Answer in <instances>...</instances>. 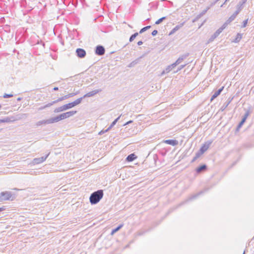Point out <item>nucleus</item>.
<instances>
[{"label":"nucleus","mask_w":254,"mask_h":254,"mask_svg":"<svg viewBox=\"0 0 254 254\" xmlns=\"http://www.w3.org/2000/svg\"><path fill=\"white\" fill-rule=\"evenodd\" d=\"M243 254H245V252H244Z\"/></svg>","instance_id":"0e129e2a"},{"label":"nucleus","mask_w":254,"mask_h":254,"mask_svg":"<svg viewBox=\"0 0 254 254\" xmlns=\"http://www.w3.org/2000/svg\"><path fill=\"white\" fill-rule=\"evenodd\" d=\"M185 22H182L180 24L176 25L170 32L169 35H172L175 33L177 31L180 29L181 27H182L184 25Z\"/></svg>","instance_id":"dca6fc26"},{"label":"nucleus","mask_w":254,"mask_h":254,"mask_svg":"<svg viewBox=\"0 0 254 254\" xmlns=\"http://www.w3.org/2000/svg\"><path fill=\"white\" fill-rule=\"evenodd\" d=\"M58 89H59V88H58V87H55L53 88V90H54V91H57V90H58Z\"/></svg>","instance_id":"6e6d98bb"},{"label":"nucleus","mask_w":254,"mask_h":254,"mask_svg":"<svg viewBox=\"0 0 254 254\" xmlns=\"http://www.w3.org/2000/svg\"><path fill=\"white\" fill-rule=\"evenodd\" d=\"M8 0H0L1 1V5H2V2H3V5L7 6V3ZM1 8H2V6H1Z\"/></svg>","instance_id":"79ce46f5"},{"label":"nucleus","mask_w":254,"mask_h":254,"mask_svg":"<svg viewBox=\"0 0 254 254\" xmlns=\"http://www.w3.org/2000/svg\"><path fill=\"white\" fill-rule=\"evenodd\" d=\"M247 0H241V1L239 2V3L237 5V10L239 13L242 10L243 8V5L247 2Z\"/></svg>","instance_id":"4468645a"},{"label":"nucleus","mask_w":254,"mask_h":254,"mask_svg":"<svg viewBox=\"0 0 254 254\" xmlns=\"http://www.w3.org/2000/svg\"><path fill=\"white\" fill-rule=\"evenodd\" d=\"M207 169V166L205 164H203L197 167L195 169V172L197 174H199L206 171Z\"/></svg>","instance_id":"9d476101"},{"label":"nucleus","mask_w":254,"mask_h":254,"mask_svg":"<svg viewBox=\"0 0 254 254\" xmlns=\"http://www.w3.org/2000/svg\"><path fill=\"white\" fill-rule=\"evenodd\" d=\"M176 66L175 63H173L170 65H168L165 69L162 71L161 74L163 75L165 73H169L173 68Z\"/></svg>","instance_id":"ddd939ff"},{"label":"nucleus","mask_w":254,"mask_h":254,"mask_svg":"<svg viewBox=\"0 0 254 254\" xmlns=\"http://www.w3.org/2000/svg\"><path fill=\"white\" fill-rule=\"evenodd\" d=\"M136 158V156L133 153H132L127 156L126 160L128 162H131L133 161Z\"/></svg>","instance_id":"412c9836"},{"label":"nucleus","mask_w":254,"mask_h":254,"mask_svg":"<svg viewBox=\"0 0 254 254\" xmlns=\"http://www.w3.org/2000/svg\"><path fill=\"white\" fill-rule=\"evenodd\" d=\"M79 93H80V91L77 90V92H73V93H71L68 94L69 97V98L73 97L75 95H76L79 94Z\"/></svg>","instance_id":"58836bf2"},{"label":"nucleus","mask_w":254,"mask_h":254,"mask_svg":"<svg viewBox=\"0 0 254 254\" xmlns=\"http://www.w3.org/2000/svg\"><path fill=\"white\" fill-rule=\"evenodd\" d=\"M157 33L158 31L157 30H154L152 32L151 34L153 36H155L157 35Z\"/></svg>","instance_id":"c03bdc74"},{"label":"nucleus","mask_w":254,"mask_h":254,"mask_svg":"<svg viewBox=\"0 0 254 254\" xmlns=\"http://www.w3.org/2000/svg\"><path fill=\"white\" fill-rule=\"evenodd\" d=\"M151 27V26L150 25H148V26H145L143 28H142V29H140V30L139 31V33L140 34H141L142 33H143L144 32H145V31H146L147 30L149 29V28H150Z\"/></svg>","instance_id":"72a5a7b5"},{"label":"nucleus","mask_w":254,"mask_h":254,"mask_svg":"<svg viewBox=\"0 0 254 254\" xmlns=\"http://www.w3.org/2000/svg\"><path fill=\"white\" fill-rule=\"evenodd\" d=\"M186 65H187V64H185L181 65L180 66H179L177 70L175 72H177L178 71L181 70L182 69L184 68L186 66Z\"/></svg>","instance_id":"37998d69"},{"label":"nucleus","mask_w":254,"mask_h":254,"mask_svg":"<svg viewBox=\"0 0 254 254\" xmlns=\"http://www.w3.org/2000/svg\"><path fill=\"white\" fill-rule=\"evenodd\" d=\"M76 113H77L76 111H69V112H67L66 113L61 114L60 115L61 119L62 120L68 118L71 116H73Z\"/></svg>","instance_id":"39448f33"},{"label":"nucleus","mask_w":254,"mask_h":254,"mask_svg":"<svg viewBox=\"0 0 254 254\" xmlns=\"http://www.w3.org/2000/svg\"><path fill=\"white\" fill-rule=\"evenodd\" d=\"M64 100V96L62 97H60V98H58L57 100L53 101L52 103H49L48 104H47L46 105V107H50V106L53 105V104H56V103H58L59 102L62 101H63Z\"/></svg>","instance_id":"b1692460"},{"label":"nucleus","mask_w":254,"mask_h":254,"mask_svg":"<svg viewBox=\"0 0 254 254\" xmlns=\"http://www.w3.org/2000/svg\"><path fill=\"white\" fill-rule=\"evenodd\" d=\"M15 198L14 194L11 191H5L1 192V200H10L12 201Z\"/></svg>","instance_id":"f03ea898"},{"label":"nucleus","mask_w":254,"mask_h":254,"mask_svg":"<svg viewBox=\"0 0 254 254\" xmlns=\"http://www.w3.org/2000/svg\"><path fill=\"white\" fill-rule=\"evenodd\" d=\"M21 99H22L21 98L19 97V98H17V101H20Z\"/></svg>","instance_id":"052dcab7"},{"label":"nucleus","mask_w":254,"mask_h":254,"mask_svg":"<svg viewBox=\"0 0 254 254\" xmlns=\"http://www.w3.org/2000/svg\"><path fill=\"white\" fill-rule=\"evenodd\" d=\"M77 56L79 58H83L86 56V51L81 48H77L76 50Z\"/></svg>","instance_id":"0eeeda50"},{"label":"nucleus","mask_w":254,"mask_h":254,"mask_svg":"<svg viewBox=\"0 0 254 254\" xmlns=\"http://www.w3.org/2000/svg\"><path fill=\"white\" fill-rule=\"evenodd\" d=\"M229 1V0H225L224 3L221 5V7H222L224 4H225L227 1Z\"/></svg>","instance_id":"4d7b16f0"},{"label":"nucleus","mask_w":254,"mask_h":254,"mask_svg":"<svg viewBox=\"0 0 254 254\" xmlns=\"http://www.w3.org/2000/svg\"><path fill=\"white\" fill-rule=\"evenodd\" d=\"M141 58H142V57H140L139 58H138V59H136L135 60L132 61L131 63H130L128 66L132 67V66H134L135 64H137L138 63L140 59H141Z\"/></svg>","instance_id":"c756f323"},{"label":"nucleus","mask_w":254,"mask_h":254,"mask_svg":"<svg viewBox=\"0 0 254 254\" xmlns=\"http://www.w3.org/2000/svg\"><path fill=\"white\" fill-rule=\"evenodd\" d=\"M233 98H229L223 104V105L221 106L220 110L221 111H223L225 110V109L228 107V106L230 104Z\"/></svg>","instance_id":"f3484780"},{"label":"nucleus","mask_w":254,"mask_h":254,"mask_svg":"<svg viewBox=\"0 0 254 254\" xmlns=\"http://www.w3.org/2000/svg\"><path fill=\"white\" fill-rule=\"evenodd\" d=\"M4 20V17H1V19H0V21H1V24L2 23H3V22Z\"/></svg>","instance_id":"5fc2aeb1"},{"label":"nucleus","mask_w":254,"mask_h":254,"mask_svg":"<svg viewBox=\"0 0 254 254\" xmlns=\"http://www.w3.org/2000/svg\"><path fill=\"white\" fill-rule=\"evenodd\" d=\"M250 114V112L249 110H247L244 116H243L242 119H244V120L246 121L248 117L249 116Z\"/></svg>","instance_id":"c9c22d12"},{"label":"nucleus","mask_w":254,"mask_h":254,"mask_svg":"<svg viewBox=\"0 0 254 254\" xmlns=\"http://www.w3.org/2000/svg\"><path fill=\"white\" fill-rule=\"evenodd\" d=\"M242 34H240V33H238L236 35V38L233 41V42L234 43H238L240 41V40L242 39Z\"/></svg>","instance_id":"a878e982"},{"label":"nucleus","mask_w":254,"mask_h":254,"mask_svg":"<svg viewBox=\"0 0 254 254\" xmlns=\"http://www.w3.org/2000/svg\"><path fill=\"white\" fill-rule=\"evenodd\" d=\"M212 141H207L205 142L200 147L199 150L204 153L209 147L210 145L211 144Z\"/></svg>","instance_id":"423d86ee"},{"label":"nucleus","mask_w":254,"mask_h":254,"mask_svg":"<svg viewBox=\"0 0 254 254\" xmlns=\"http://www.w3.org/2000/svg\"><path fill=\"white\" fill-rule=\"evenodd\" d=\"M166 18V17L164 16V17H162L160 18H159V19H158L156 22H155V24H159L160 23H161L164 20H165V19Z\"/></svg>","instance_id":"e433bc0d"},{"label":"nucleus","mask_w":254,"mask_h":254,"mask_svg":"<svg viewBox=\"0 0 254 254\" xmlns=\"http://www.w3.org/2000/svg\"><path fill=\"white\" fill-rule=\"evenodd\" d=\"M210 8V7H207L205 9L203 10L199 14H198L194 20H193V22L198 20L199 18H200L201 16H202L203 15H204L207 10Z\"/></svg>","instance_id":"aec40b11"},{"label":"nucleus","mask_w":254,"mask_h":254,"mask_svg":"<svg viewBox=\"0 0 254 254\" xmlns=\"http://www.w3.org/2000/svg\"><path fill=\"white\" fill-rule=\"evenodd\" d=\"M226 26L227 25L225 23H224L223 25L218 29H217L216 31L215 32L216 35L219 36V35L222 32V31L226 28Z\"/></svg>","instance_id":"5701e85b"},{"label":"nucleus","mask_w":254,"mask_h":254,"mask_svg":"<svg viewBox=\"0 0 254 254\" xmlns=\"http://www.w3.org/2000/svg\"><path fill=\"white\" fill-rule=\"evenodd\" d=\"M239 13L238 11H235L227 20V21L224 23L226 25H227L228 24L231 23L232 21H233L236 17L237 15Z\"/></svg>","instance_id":"f8f14e48"},{"label":"nucleus","mask_w":254,"mask_h":254,"mask_svg":"<svg viewBox=\"0 0 254 254\" xmlns=\"http://www.w3.org/2000/svg\"><path fill=\"white\" fill-rule=\"evenodd\" d=\"M95 53L96 55L103 56L105 53V49L102 45H98L95 48Z\"/></svg>","instance_id":"20e7f679"},{"label":"nucleus","mask_w":254,"mask_h":254,"mask_svg":"<svg viewBox=\"0 0 254 254\" xmlns=\"http://www.w3.org/2000/svg\"><path fill=\"white\" fill-rule=\"evenodd\" d=\"M116 124V123L114 121L111 124V125L109 127L105 130V131H108L109 130H110Z\"/></svg>","instance_id":"4c0bfd02"},{"label":"nucleus","mask_w":254,"mask_h":254,"mask_svg":"<svg viewBox=\"0 0 254 254\" xmlns=\"http://www.w3.org/2000/svg\"><path fill=\"white\" fill-rule=\"evenodd\" d=\"M248 19L245 20L243 22V25H242V28H244L247 26V24L248 23Z\"/></svg>","instance_id":"a19ab883"},{"label":"nucleus","mask_w":254,"mask_h":254,"mask_svg":"<svg viewBox=\"0 0 254 254\" xmlns=\"http://www.w3.org/2000/svg\"><path fill=\"white\" fill-rule=\"evenodd\" d=\"M213 2L215 4L217 2V0H215Z\"/></svg>","instance_id":"680f3d73"},{"label":"nucleus","mask_w":254,"mask_h":254,"mask_svg":"<svg viewBox=\"0 0 254 254\" xmlns=\"http://www.w3.org/2000/svg\"><path fill=\"white\" fill-rule=\"evenodd\" d=\"M206 190H203L200 191L199 192H198L195 194L191 195L190 196H189L188 197V198L187 199L186 201H190V200H193L194 199H196L199 195L203 194L204 193V192Z\"/></svg>","instance_id":"1a4fd4ad"},{"label":"nucleus","mask_w":254,"mask_h":254,"mask_svg":"<svg viewBox=\"0 0 254 254\" xmlns=\"http://www.w3.org/2000/svg\"><path fill=\"white\" fill-rule=\"evenodd\" d=\"M101 91H102V89H101L93 90L92 91H90V92L85 94L84 95H83V98H85L86 97H92Z\"/></svg>","instance_id":"6e6552de"},{"label":"nucleus","mask_w":254,"mask_h":254,"mask_svg":"<svg viewBox=\"0 0 254 254\" xmlns=\"http://www.w3.org/2000/svg\"><path fill=\"white\" fill-rule=\"evenodd\" d=\"M243 125H242L241 124H239L237 127V130H239L242 127Z\"/></svg>","instance_id":"49530a36"},{"label":"nucleus","mask_w":254,"mask_h":254,"mask_svg":"<svg viewBox=\"0 0 254 254\" xmlns=\"http://www.w3.org/2000/svg\"><path fill=\"white\" fill-rule=\"evenodd\" d=\"M218 36L216 35V34L214 33L213 35H212L210 37V38L209 39V40L207 41V43H209L212 42L214 41V40Z\"/></svg>","instance_id":"2f4dec72"},{"label":"nucleus","mask_w":254,"mask_h":254,"mask_svg":"<svg viewBox=\"0 0 254 254\" xmlns=\"http://www.w3.org/2000/svg\"><path fill=\"white\" fill-rule=\"evenodd\" d=\"M122 115H121L120 116H119L117 119H116L114 121L117 123V122L119 120V119H120Z\"/></svg>","instance_id":"de8ad7c7"},{"label":"nucleus","mask_w":254,"mask_h":254,"mask_svg":"<svg viewBox=\"0 0 254 254\" xmlns=\"http://www.w3.org/2000/svg\"><path fill=\"white\" fill-rule=\"evenodd\" d=\"M215 5V4H214V2H212V3H211L209 7H210V8L211 7L213 6V5Z\"/></svg>","instance_id":"bf43d9fd"},{"label":"nucleus","mask_w":254,"mask_h":254,"mask_svg":"<svg viewBox=\"0 0 254 254\" xmlns=\"http://www.w3.org/2000/svg\"><path fill=\"white\" fill-rule=\"evenodd\" d=\"M85 98H83V96L80 97V98H79L78 99H77L76 100H75L74 101L72 102L74 106L79 104L80 103H81L82 100L83 99H84Z\"/></svg>","instance_id":"c85d7f7f"},{"label":"nucleus","mask_w":254,"mask_h":254,"mask_svg":"<svg viewBox=\"0 0 254 254\" xmlns=\"http://www.w3.org/2000/svg\"><path fill=\"white\" fill-rule=\"evenodd\" d=\"M74 92H77V91H75V89H74Z\"/></svg>","instance_id":"e2e57ef3"},{"label":"nucleus","mask_w":254,"mask_h":254,"mask_svg":"<svg viewBox=\"0 0 254 254\" xmlns=\"http://www.w3.org/2000/svg\"><path fill=\"white\" fill-rule=\"evenodd\" d=\"M47 124H49L48 119L40 121L36 123V126H41L43 125H47Z\"/></svg>","instance_id":"393cba45"},{"label":"nucleus","mask_w":254,"mask_h":254,"mask_svg":"<svg viewBox=\"0 0 254 254\" xmlns=\"http://www.w3.org/2000/svg\"><path fill=\"white\" fill-rule=\"evenodd\" d=\"M61 120L62 119L60 115H58L56 117H53L48 119L49 124L57 123Z\"/></svg>","instance_id":"2eb2a0df"},{"label":"nucleus","mask_w":254,"mask_h":254,"mask_svg":"<svg viewBox=\"0 0 254 254\" xmlns=\"http://www.w3.org/2000/svg\"><path fill=\"white\" fill-rule=\"evenodd\" d=\"M245 122H246V121H245V120H244V119H242V120H241V121L240 122V123H239V124H242V125H243V124L245 123Z\"/></svg>","instance_id":"09e8293b"},{"label":"nucleus","mask_w":254,"mask_h":254,"mask_svg":"<svg viewBox=\"0 0 254 254\" xmlns=\"http://www.w3.org/2000/svg\"><path fill=\"white\" fill-rule=\"evenodd\" d=\"M64 100L69 98V95L67 94V95L64 96Z\"/></svg>","instance_id":"3c124183"},{"label":"nucleus","mask_w":254,"mask_h":254,"mask_svg":"<svg viewBox=\"0 0 254 254\" xmlns=\"http://www.w3.org/2000/svg\"><path fill=\"white\" fill-rule=\"evenodd\" d=\"M5 207H4V206H3L1 207V211H3V210H5Z\"/></svg>","instance_id":"13d9d810"},{"label":"nucleus","mask_w":254,"mask_h":254,"mask_svg":"<svg viewBox=\"0 0 254 254\" xmlns=\"http://www.w3.org/2000/svg\"><path fill=\"white\" fill-rule=\"evenodd\" d=\"M223 89H224V86L222 87L221 88L219 89L218 90L216 91L214 93L213 95L211 96V101H212L215 98H216L217 97H218L221 94V93L223 91Z\"/></svg>","instance_id":"a211bd4d"},{"label":"nucleus","mask_w":254,"mask_h":254,"mask_svg":"<svg viewBox=\"0 0 254 254\" xmlns=\"http://www.w3.org/2000/svg\"><path fill=\"white\" fill-rule=\"evenodd\" d=\"M14 120L13 118L6 117L3 119H1V123H9L13 121Z\"/></svg>","instance_id":"bb28decb"},{"label":"nucleus","mask_w":254,"mask_h":254,"mask_svg":"<svg viewBox=\"0 0 254 254\" xmlns=\"http://www.w3.org/2000/svg\"><path fill=\"white\" fill-rule=\"evenodd\" d=\"M143 44V42L142 41H139L137 42V45L138 46H141V45H142Z\"/></svg>","instance_id":"8fccbe9b"},{"label":"nucleus","mask_w":254,"mask_h":254,"mask_svg":"<svg viewBox=\"0 0 254 254\" xmlns=\"http://www.w3.org/2000/svg\"><path fill=\"white\" fill-rule=\"evenodd\" d=\"M13 95L12 94H4L3 95V97L4 98H7L12 97H13Z\"/></svg>","instance_id":"ea45409f"},{"label":"nucleus","mask_w":254,"mask_h":254,"mask_svg":"<svg viewBox=\"0 0 254 254\" xmlns=\"http://www.w3.org/2000/svg\"><path fill=\"white\" fill-rule=\"evenodd\" d=\"M49 154H50V153H48L45 156H43V157H41L40 158H34L32 161V163L34 165H36V164H40V163L44 162L46 160V159L48 158Z\"/></svg>","instance_id":"7ed1b4c3"},{"label":"nucleus","mask_w":254,"mask_h":254,"mask_svg":"<svg viewBox=\"0 0 254 254\" xmlns=\"http://www.w3.org/2000/svg\"><path fill=\"white\" fill-rule=\"evenodd\" d=\"M64 106L65 108V110H66L72 108V107H74V105L73 102H71V103H69L68 104L64 105Z\"/></svg>","instance_id":"7c9ffc66"},{"label":"nucleus","mask_w":254,"mask_h":254,"mask_svg":"<svg viewBox=\"0 0 254 254\" xmlns=\"http://www.w3.org/2000/svg\"><path fill=\"white\" fill-rule=\"evenodd\" d=\"M203 153L201 152L199 150L196 153L195 156L191 160V162H195L200 156Z\"/></svg>","instance_id":"4be33fe9"},{"label":"nucleus","mask_w":254,"mask_h":254,"mask_svg":"<svg viewBox=\"0 0 254 254\" xmlns=\"http://www.w3.org/2000/svg\"><path fill=\"white\" fill-rule=\"evenodd\" d=\"M164 142L167 144L171 145L172 146H176L178 144V141L176 139L165 140Z\"/></svg>","instance_id":"6ab92c4d"},{"label":"nucleus","mask_w":254,"mask_h":254,"mask_svg":"<svg viewBox=\"0 0 254 254\" xmlns=\"http://www.w3.org/2000/svg\"><path fill=\"white\" fill-rule=\"evenodd\" d=\"M189 56V53H187L184 55H182L180 56V57L177 60V61L174 63L176 66L180 64H181L183 60L186 59Z\"/></svg>","instance_id":"9b49d317"},{"label":"nucleus","mask_w":254,"mask_h":254,"mask_svg":"<svg viewBox=\"0 0 254 254\" xmlns=\"http://www.w3.org/2000/svg\"><path fill=\"white\" fill-rule=\"evenodd\" d=\"M138 33L136 32L132 35H131L129 38V41L130 42H132L134 39L138 36Z\"/></svg>","instance_id":"473e14b6"},{"label":"nucleus","mask_w":254,"mask_h":254,"mask_svg":"<svg viewBox=\"0 0 254 254\" xmlns=\"http://www.w3.org/2000/svg\"><path fill=\"white\" fill-rule=\"evenodd\" d=\"M132 121H128V122H127L126 124H125L124 125V126H126V125H128V124H130V123H132Z\"/></svg>","instance_id":"603ef678"},{"label":"nucleus","mask_w":254,"mask_h":254,"mask_svg":"<svg viewBox=\"0 0 254 254\" xmlns=\"http://www.w3.org/2000/svg\"><path fill=\"white\" fill-rule=\"evenodd\" d=\"M64 111H65V110L64 105H63L62 106H61V107L56 108L54 110V112L55 113H59V112H61Z\"/></svg>","instance_id":"cd10ccee"},{"label":"nucleus","mask_w":254,"mask_h":254,"mask_svg":"<svg viewBox=\"0 0 254 254\" xmlns=\"http://www.w3.org/2000/svg\"><path fill=\"white\" fill-rule=\"evenodd\" d=\"M4 31L5 32H8V31H10V28L9 26L6 25L5 26V29H4Z\"/></svg>","instance_id":"a18cd8bd"},{"label":"nucleus","mask_w":254,"mask_h":254,"mask_svg":"<svg viewBox=\"0 0 254 254\" xmlns=\"http://www.w3.org/2000/svg\"><path fill=\"white\" fill-rule=\"evenodd\" d=\"M107 131H105V130H101L99 132V134H102L103 133L106 132Z\"/></svg>","instance_id":"864d4df0"},{"label":"nucleus","mask_w":254,"mask_h":254,"mask_svg":"<svg viewBox=\"0 0 254 254\" xmlns=\"http://www.w3.org/2000/svg\"><path fill=\"white\" fill-rule=\"evenodd\" d=\"M123 227V225H120L117 227H116L115 229L112 230V234H113L114 233L117 232L122 227Z\"/></svg>","instance_id":"f704fd0d"},{"label":"nucleus","mask_w":254,"mask_h":254,"mask_svg":"<svg viewBox=\"0 0 254 254\" xmlns=\"http://www.w3.org/2000/svg\"><path fill=\"white\" fill-rule=\"evenodd\" d=\"M104 195L103 190H99L92 193L90 196L89 200L91 204H96L102 198Z\"/></svg>","instance_id":"f257e3e1"}]
</instances>
